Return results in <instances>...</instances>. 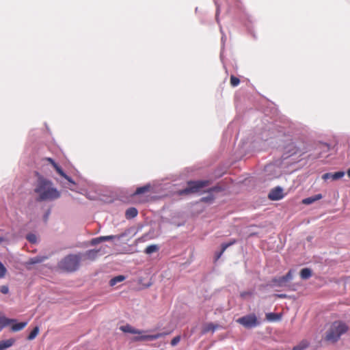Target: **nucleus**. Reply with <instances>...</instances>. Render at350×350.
Wrapping results in <instances>:
<instances>
[{
	"label": "nucleus",
	"instance_id": "1",
	"mask_svg": "<svg viewBox=\"0 0 350 350\" xmlns=\"http://www.w3.org/2000/svg\"><path fill=\"white\" fill-rule=\"evenodd\" d=\"M34 192L38 194L39 202L52 201L60 197V192L53 187V183L41 175L38 176Z\"/></svg>",
	"mask_w": 350,
	"mask_h": 350
},
{
	"label": "nucleus",
	"instance_id": "2",
	"mask_svg": "<svg viewBox=\"0 0 350 350\" xmlns=\"http://www.w3.org/2000/svg\"><path fill=\"white\" fill-rule=\"evenodd\" d=\"M81 259V254L67 255L59 262L58 267L66 272H74L79 269Z\"/></svg>",
	"mask_w": 350,
	"mask_h": 350
},
{
	"label": "nucleus",
	"instance_id": "3",
	"mask_svg": "<svg viewBox=\"0 0 350 350\" xmlns=\"http://www.w3.org/2000/svg\"><path fill=\"white\" fill-rule=\"evenodd\" d=\"M211 182L209 180H194L187 182V187L179 191L180 195H187L189 193H195L200 191V190L209 185Z\"/></svg>",
	"mask_w": 350,
	"mask_h": 350
},
{
	"label": "nucleus",
	"instance_id": "4",
	"mask_svg": "<svg viewBox=\"0 0 350 350\" xmlns=\"http://www.w3.org/2000/svg\"><path fill=\"white\" fill-rule=\"evenodd\" d=\"M347 330L348 327L345 323L341 321L334 322L329 329V341H337Z\"/></svg>",
	"mask_w": 350,
	"mask_h": 350
},
{
	"label": "nucleus",
	"instance_id": "5",
	"mask_svg": "<svg viewBox=\"0 0 350 350\" xmlns=\"http://www.w3.org/2000/svg\"><path fill=\"white\" fill-rule=\"evenodd\" d=\"M237 322L245 328H252L258 326L260 322L254 314H250L239 318Z\"/></svg>",
	"mask_w": 350,
	"mask_h": 350
},
{
	"label": "nucleus",
	"instance_id": "6",
	"mask_svg": "<svg viewBox=\"0 0 350 350\" xmlns=\"http://www.w3.org/2000/svg\"><path fill=\"white\" fill-rule=\"evenodd\" d=\"M284 196L283 189L280 187L271 189L268 194V198L271 200H279Z\"/></svg>",
	"mask_w": 350,
	"mask_h": 350
},
{
	"label": "nucleus",
	"instance_id": "7",
	"mask_svg": "<svg viewBox=\"0 0 350 350\" xmlns=\"http://www.w3.org/2000/svg\"><path fill=\"white\" fill-rule=\"evenodd\" d=\"M167 333L162 332L158 333L157 334L153 335H142L139 336H135L133 338V341H140V340H153L161 337L166 336Z\"/></svg>",
	"mask_w": 350,
	"mask_h": 350
},
{
	"label": "nucleus",
	"instance_id": "8",
	"mask_svg": "<svg viewBox=\"0 0 350 350\" xmlns=\"http://www.w3.org/2000/svg\"><path fill=\"white\" fill-rule=\"evenodd\" d=\"M47 258H48V257L44 256H35L33 258H29L28 260V261H27L25 263V265L26 267L29 269L30 265L38 264V263H41V262H44L45 260H46Z\"/></svg>",
	"mask_w": 350,
	"mask_h": 350
},
{
	"label": "nucleus",
	"instance_id": "9",
	"mask_svg": "<svg viewBox=\"0 0 350 350\" xmlns=\"http://www.w3.org/2000/svg\"><path fill=\"white\" fill-rule=\"evenodd\" d=\"M120 329L125 333H131L134 334H142L144 331L139 330L137 329L134 328L129 324H126L125 325H122L120 327Z\"/></svg>",
	"mask_w": 350,
	"mask_h": 350
},
{
	"label": "nucleus",
	"instance_id": "10",
	"mask_svg": "<svg viewBox=\"0 0 350 350\" xmlns=\"http://www.w3.org/2000/svg\"><path fill=\"white\" fill-rule=\"evenodd\" d=\"M100 252L99 250H90L86 251L81 256L84 258V259L94 260L96 258Z\"/></svg>",
	"mask_w": 350,
	"mask_h": 350
},
{
	"label": "nucleus",
	"instance_id": "11",
	"mask_svg": "<svg viewBox=\"0 0 350 350\" xmlns=\"http://www.w3.org/2000/svg\"><path fill=\"white\" fill-rule=\"evenodd\" d=\"M282 313L269 312L265 315L266 320L269 322H275L281 320Z\"/></svg>",
	"mask_w": 350,
	"mask_h": 350
},
{
	"label": "nucleus",
	"instance_id": "12",
	"mask_svg": "<svg viewBox=\"0 0 350 350\" xmlns=\"http://www.w3.org/2000/svg\"><path fill=\"white\" fill-rule=\"evenodd\" d=\"M14 322H16L15 319H8L4 316L0 315V331H1L3 327H5Z\"/></svg>",
	"mask_w": 350,
	"mask_h": 350
},
{
	"label": "nucleus",
	"instance_id": "13",
	"mask_svg": "<svg viewBox=\"0 0 350 350\" xmlns=\"http://www.w3.org/2000/svg\"><path fill=\"white\" fill-rule=\"evenodd\" d=\"M321 198H322L321 194H320V193L316 194L314 196H310V197H308V198H304V200H302V204H307V205L310 204Z\"/></svg>",
	"mask_w": 350,
	"mask_h": 350
},
{
	"label": "nucleus",
	"instance_id": "14",
	"mask_svg": "<svg viewBox=\"0 0 350 350\" xmlns=\"http://www.w3.org/2000/svg\"><path fill=\"white\" fill-rule=\"evenodd\" d=\"M15 342V339L10 338L5 340L0 341V350H5L12 347Z\"/></svg>",
	"mask_w": 350,
	"mask_h": 350
},
{
	"label": "nucleus",
	"instance_id": "15",
	"mask_svg": "<svg viewBox=\"0 0 350 350\" xmlns=\"http://www.w3.org/2000/svg\"><path fill=\"white\" fill-rule=\"evenodd\" d=\"M27 325V322H21L14 323L11 327V330L12 332H18L23 329Z\"/></svg>",
	"mask_w": 350,
	"mask_h": 350
},
{
	"label": "nucleus",
	"instance_id": "16",
	"mask_svg": "<svg viewBox=\"0 0 350 350\" xmlns=\"http://www.w3.org/2000/svg\"><path fill=\"white\" fill-rule=\"evenodd\" d=\"M44 159L47 161L48 162H49L53 165V167H54V169L55 170V171L57 172L58 174L62 175V174H63L62 169L55 162V161L53 159H51L50 157H46V158H44Z\"/></svg>",
	"mask_w": 350,
	"mask_h": 350
},
{
	"label": "nucleus",
	"instance_id": "17",
	"mask_svg": "<svg viewBox=\"0 0 350 350\" xmlns=\"http://www.w3.org/2000/svg\"><path fill=\"white\" fill-rule=\"evenodd\" d=\"M236 243V241L235 240H233L232 241H230V243H223L221 245V252H219L218 254H216L215 256V260H217L222 255V254L224 252V251L230 245H233L234 243Z\"/></svg>",
	"mask_w": 350,
	"mask_h": 350
},
{
	"label": "nucleus",
	"instance_id": "18",
	"mask_svg": "<svg viewBox=\"0 0 350 350\" xmlns=\"http://www.w3.org/2000/svg\"><path fill=\"white\" fill-rule=\"evenodd\" d=\"M312 276V271L309 268H304L300 271V277L302 280H307Z\"/></svg>",
	"mask_w": 350,
	"mask_h": 350
},
{
	"label": "nucleus",
	"instance_id": "19",
	"mask_svg": "<svg viewBox=\"0 0 350 350\" xmlns=\"http://www.w3.org/2000/svg\"><path fill=\"white\" fill-rule=\"evenodd\" d=\"M137 213V210L134 207H131L126 210L125 215L127 219H131L136 217Z\"/></svg>",
	"mask_w": 350,
	"mask_h": 350
},
{
	"label": "nucleus",
	"instance_id": "20",
	"mask_svg": "<svg viewBox=\"0 0 350 350\" xmlns=\"http://www.w3.org/2000/svg\"><path fill=\"white\" fill-rule=\"evenodd\" d=\"M271 282L273 284V285L277 286H282L286 283L284 276L275 278L272 279Z\"/></svg>",
	"mask_w": 350,
	"mask_h": 350
},
{
	"label": "nucleus",
	"instance_id": "21",
	"mask_svg": "<svg viewBox=\"0 0 350 350\" xmlns=\"http://www.w3.org/2000/svg\"><path fill=\"white\" fill-rule=\"evenodd\" d=\"M309 346V342L306 340H301L297 345L293 348V350H304Z\"/></svg>",
	"mask_w": 350,
	"mask_h": 350
},
{
	"label": "nucleus",
	"instance_id": "22",
	"mask_svg": "<svg viewBox=\"0 0 350 350\" xmlns=\"http://www.w3.org/2000/svg\"><path fill=\"white\" fill-rule=\"evenodd\" d=\"M125 280V277L124 275H118V276H116L114 278H113L112 279L110 280L109 281V284L110 286H113L114 285H116L118 282H122Z\"/></svg>",
	"mask_w": 350,
	"mask_h": 350
},
{
	"label": "nucleus",
	"instance_id": "23",
	"mask_svg": "<svg viewBox=\"0 0 350 350\" xmlns=\"http://www.w3.org/2000/svg\"><path fill=\"white\" fill-rule=\"evenodd\" d=\"M150 186L147 185L141 187H138L134 193V195H139L150 191Z\"/></svg>",
	"mask_w": 350,
	"mask_h": 350
},
{
	"label": "nucleus",
	"instance_id": "24",
	"mask_svg": "<svg viewBox=\"0 0 350 350\" xmlns=\"http://www.w3.org/2000/svg\"><path fill=\"white\" fill-rule=\"evenodd\" d=\"M39 333V327H35L30 332L29 336H27V340H33Z\"/></svg>",
	"mask_w": 350,
	"mask_h": 350
},
{
	"label": "nucleus",
	"instance_id": "25",
	"mask_svg": "<svg viewBox=\"0 0 350 350\" xmlns=\"http://www.w3.org/2000/svg\"><path fill=\"white\" fill-rule=\"evenodd\" d=\"M158 250H159V247H158L157 245H148L145 249V252L147 254H150L152 253L156 252L157 251H158Z\"/></svg>",
	"mask_w": 350,
	"mask_h": 350
},
{
	"label": "nucleus",
	"instance_id": "26",
	"mask_svg": "<svg viewBox=\"0 0 350 350\" xmlns=\"http://www.w3.org/2000/svg\"><path fill=\"white\" fill-rule=\"evenodd\" d=\"M217 327V326L215 325L213 323H208L204 327L203 329V333H207L210 331L214 332L216 329Z\"/></svg>",
	"mask_w": 350,
	"mask_h": 350
},
{
	"label": "nucleus",
	"instance_id": "27",
	"mask_svg": "<svg viewBox=\"0 0 350 350\" xmlns=\"http://www.w3.org/2000/svg\"><path fill=\"white\" fill-rule=\"evenodd\" d=\"M230 83L231 86L232 87H237L240 83V80L238 77H235L234 75L230 76Z\"/></svg>",
	"mask_w": 350,
	"mask_h": 350
},
{
	"label": "nucleus",
	"instance_id": "28",
	"mask_svg": "<svg viewBox=\"0 0 350 350\" xmlns=\"http://www.w3.org/2000/svg\"><path fill=\"white\" fill-rule=\"evenodd\" d=\"M7 273V269L0 261V278H3Z\"/></svg>",
	"mask_w": 350,
	"mask_h": 350
},
{
	"label": "nucleus",
	"instance_id": "29",
	"mask_svg": "<svg viewBox=\"0 0 350 350\" xmlns=\"http://www.w3.org/2000/svg\"><path fill=\"white\" fill-rule=\"evenodd\" d=\"M27 239L31 243H35L37 241L36 234L31 233L27 235Z\"/></svg>",
	"mask_w": 350,
	"mask_h": 350
},
{
	"label": "nucleus",
	"instance_id": "30",
	"mask_svg": "<svg viewBox=\"0 0 350 350\" xmlns=\"http://www.w3.org/2000/svg\"><path fill=\"white\" fill-rule=\"evenodd\" d=\"M345 173L343 172H338L333 174H332L331 177L333 180H338L342 178L344 176Z\"/></svg>",
	"mask_w": 350,
	"mask_h": 350
},
{
	"label": "nucleus",
	"instance_id": "31",
	"mask_svg": "<svg viewBox=\"0 0 350 350\" xmlns=\"http://www.w3.org/2000/svg\"><path fill=\"white\" fill-rule=\"evenodd\" d=\"M213 200H214L213 196L210 195L208 196L202 198L200 200H201V202H213Z\"/></svg>",
	"mask_w": 350,
	"mask_h": 350
},
{
	"label": "nucleus",
	"instance_id": "32",
	"mask_svg": "<svg viewBox=\"0 0 350 350\" xmlns=\"http://www.w3.org/2000/svg\"><path fill=\"white\" fill-rule=\"evenodd\" d=\"M284 278H285L286 282L291 281L293 279V271L289 270L288 272L285 275H284Z\"/></svg>",
	"mask_w": 350,
	"mask_h": 350
},
{
	"label": "nucleus",
	"instance_id": "33",
	"mask_svg": "<svg viewBox=\"0 0 350 350\" xmlns=\"http://www.w3.org/2000/svg\"><path fill=\"white\" fill-rule=\"evenodd\" d=\"M101 242H102L101 237H96V238L92 239L91 240L90 244L92 245H97V244H98V243H100Z\"/></svg>",
	"mask_w": 350,
	"mask_h": 350
},
{
	"label": "nucleus",
	"instance_id": "34",
	"mask_svg": "<svg viewBox=\"0 0 350 350\" xmlns=\"http://www.w3.org/2000/svg\"><path fill=\"white\" fill-rule=\"evenodd\" d=\"M0 292L3 294H8L9 293V288L6 285H2L0 286Z\"/></svg>",
	"mask_w": 350,
	"mask_h": 350
},
{
	"label": "nucleus",
	"instance_id": "35",
	"mask_svg": "<svg viewBox=\"0 0 350 350\" xmlns=\"http://www.w3.org/2000/svg\"><path fill=\"white\" fill-rule=\"evenodd\" d=\"M100 237H101V240L103 242V241L113 240V239H115L116 237V236L109 235V236H102Z\"/></svg>",
	"mask_w": 350,
	"mask_h": 350
},
{
	"label": "nucleus",
	"instance_id": "36",
	"mask_svg": "<svg viewBox=\"0 0 350 350\" xmlns=\"http://www.w3.org/2000/svg\"><path fill=\"white\" fill-rule=\"evenodd\" d=\"M180 340V336H177L176 337H174L172 340H171V345L172 346H175L176 345Z\"/></svg>",
	"mask_w": 350,
	"mask_h": 350
},
{
	"label": "nucleus",
	"instance_id": "37",
	"mask_svg": "<svg viewBox=\"0 0 350 350\" xmlns=\"http://www.w3.org/2000/svg\"><path fill=\"white\" fill-rule=\"evenodd\" d=\"M60 176L62 177H63L64 178H65L66 180H67L68 182H70L72 184H75V182L71 179V178L70 176H68L67 174H66L64 171H63L62 175H60Z\"/></svg>",
	"mask_w": 350,
	"mask_h": 350
},
{
	"label": "nucleus",
	"instance_id": "38",
	"mask_svg": "<svg viewBox=\"0 0 350 350\" xmlns=\"http://www.w3.org/2000/svg\"><path fill=\"white\" fill-rule=\"evenodd\" d=\"M275 296L279 298H286L287 297L286 294H277Z\"/></svg>",
	"mask_w": 350,
	"mask_h": 350
},
{
	"label": "nucleus",
	"instance_id": "39",
	"mask_svg": "<svg viewBox=\"0 0 350 350\" xmlns=\"http://www.w3.org/2000/svg\"><path fill=\"white\" fill-rule=\"evenodd\" d=\"M250 295H251V293H250V292H243L241 293V296L242 297H245V296Z\"/></svg>",
	"mask_w": 350,
	"mask_h": 350
},
{
	"label": "nucleus",
	"instance_id": "40",
	"mask_svg": "<svg viewBox=\"0 0 350 350\" xmlns=\"http://www.w3.org/2000/svg\"><path fill=\"white\" fill-rule=\"evenodd\" d=\"M322 178L325 180L329 178L328 173H325L323 175Z\"/></svg>",
	"mask_w": 350,
	"mask_h": 350
},
{
	"label": "nucleus",
	"instance_id": "41",
	"mask_svg": "<svg viewBox=\"0 0 350 350\" xmlns=\"http://www.w3.org/2000/svg\"><path fill=\"white\" fill-rule=\"evenodd\" d=\"M217 191V188L216 187H212V188L209 189L207 191L208 192H211V191Z\"/></svg>",
	"mask_w": 350,
	"mask_h": 350
},
{
	"label": "nucleus",
	"instance_id": "42",
	"mask_svg": "<svg viewBox=\"0 0 350 350\" xmlns=\"http://www.w3.org/2000/svg\"><path fill=\"white\" fill-rule=\"evenodd\" d=\"M347 175L350 178V169L347 170Z\"/></svg>",
	"mask_w": 350,
	"mask_h": 350
}]
</instances>
